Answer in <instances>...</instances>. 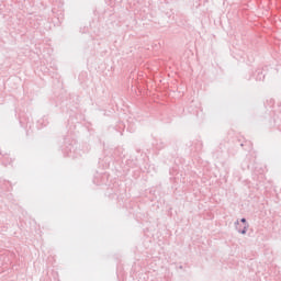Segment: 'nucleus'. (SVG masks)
Returning <instances> with one entry per match:
<instances>
[{"label":"nucleus","mask_w":281,"mask_h":281,"mask_svg":"<svg viewBox=\"0 0 281 281\" xmlns=\"http://www.w3.org/2000/svg\"><path fill=\"white\" fill-rule=\"evenodd\" d=\"M180 269H183V266H180Z\"/></svg>","instance_id":"obj_5"},{"label":"nucleus","mask_w":281,"mask_h":281,"mask_svg":"<svg viewBox=\"0 0 281 281\" xmlns=\"http://www.w3.org/2000/svg\"><path fill=\"white\" fill-rule=\"evenodd\" d=\"M257 80H265V76L262 75V71H258Z\"/></svg>","instance_id":"obj_2"},{"label":"nucleus","mask_w":281,"mask_h":281,"mask_svg":"<svg viewBox=\"0 0 281 281\" xmlns=\"http://www.w3.org/2000/svg\"><path fill=\"white\" fill-rule=\"evenodd\" d=\"M235 229L238 232V234H247V231L249 229V224H246L244 227L240 226V222L237 220L235 222Z\"/></svg>","instance_id":"obj_1"},{"label":"nucleus","mask_w":281,"mask_h":281,"mask_svg":"<svg viewBox=\"0 0 281 281\" xmlns=\"http://www.w3.org/2000/svg\"><path fill=\"white\" fill-rule=\"evenodd\" d=\"M240 223H243L244 226H245V225H249V223H247V218H245V217H243V218L240 220Z\"/></svg>","instance_id":"obj_3"},{"label":"nucleus","mask_w":281,"mask_h":281,"mask_svg":"<svg viewBox=\"0 0 281 281\" xmlns=\"http://www.w3.org/2000/svg\"><path fill=\"white\" fill-rule=\"evenodd\" d=\"M245 144H247V142H245V143H241V144H240V146L243 147V146H245Z\"/></svg>","instance_id":"obj_4"}]
</instances>
